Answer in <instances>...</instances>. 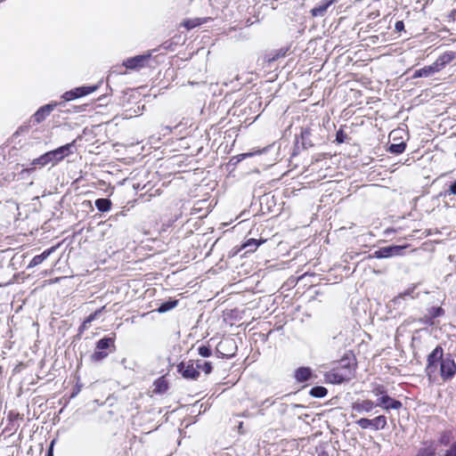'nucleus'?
<instances>
[{"label":"nucleus","instance_id":"f257e3e1","mask_svg":"<svg viewBox=\"0 0 456 456\" xmlns=\"http://www.w3.org/2000/svg\"><path fill=\"white\" fill-rule=\"evenodd\" d=\"M75 147V141L72 142L62 145L53 151H50L41 155L40 157L33 159L31 162L32 166L45 167L49 163H58L62 160L65 157L72 153V150Z\"/></svg>","mask_w":456,"mask_h":456},{"label":"nucleus","instance_id":"f03ea898","mask_svg":"<svg viewBox=\"0 0 456 456\" xmlns=\"http://www.w3.org/2000/svg\"><path fill=\"white\" fill-rule=\"evenodd\" d=\"M115 351V336L104 337L96 342L95 350L90 356L91 361L100 362Z\"/></svg>","mask_w":456,"mask_h":456},{"label":"nucleus","instance_id":"7ed1b4c3","mask_svg":"<svg viewBox=\"0 0 456 456\" xmlns=\"http://www.w3.org/2000/svg\"><path fill=\"white\" fill-rule=\"evenodd\" d=\"M442 359H444V349L441 346H437L428 355L427 359V366L425 372L428 379L431 381L436 372L437 363H441Z\"/></svg>","mask_w":456,"mask_h":456},{"label":"nucleus","instance_id":"20e7f679","mask_svg":"<svg viewBox=\"0 0 456 456\" xmlns=\"http://www.w3.org/2000/svg\"><path fill=\"white\" fill-rule=\"evenodd\" d=\"M200 365L196 364L194 360L183 361L177 365V372L185 379H197L200 376Z\"/></svg>","mask_w":456,"mask_h":456},{"label":"nucleus","instance_id":"39448f33","mask_svg":"<svg viewBox=\"0 0 456 456\" xmlns=\"http://www.w3.org/2000/svg\"><path fill=\"white\" fill-rule=\"evenodd\" d=\"M406 246L390 245L379 248L369 256V258H388L402 256Z\"/></svg>","mask_w":456,"mask_h":456},{"label":"nucleus","instance_id":"423d86ee","mask_svg":"<svg viewBox=\"0 0 456 456\" xmlns=\"http://www.w3.org/2000/svg\"><path fill=\"white\" fill-rule=\"evenodd\" d=\"M456 374V363L451 354H446L440 363V375L444 381L452 379Z\"/></svg>","mask_w":456,"mask_h":456},{"label":"nucleus","instance_id":"0eeeda50","mask_svg":"<svg viewBox=\"0 0 456 456\" xmlns=\"http://www.w3.org/2000/svg\"><path fill=\"white\" fill-rule=\"evenodd\" d=\"M237 351V345L234 339L225 338L218 343L216 346V352L221 357L227 359L232 358L235 355Z\"/></svg>","mask_w":456,"mask_h":456},{"label":"nucleus","instance_id":"6e6552de","mask_svg":"<svg viewBox=\"0 0 456 456\" xmlns=\"http://www.w3.org/2000/svg\"><path fill=\"white\" fill-rule=\"evenodd\" d=\"M151 58V53L136 55L129 58L124 61V66L126 69H135L145 66L148 60Z\"/></svg>","mask_w":456,"mask_h":456},{"label":"nucleus","instance_id":"1a4fd4ad","mask_svg":"<svg viewBox=\"0 0 456 456\" xmlns=\"http://www.w3.org/2000/svg\"><path fill=\"white\" fill-rule=\"evenodd\" d=\"M376 405L382 407L386 411L399 410L403 406L399 400L393 399L387 395L380 396L378 399Z\"/></svg>","mask_w":456,"mask_h":456},{"label":"nucleus","instance_id":"9d476101","mask_svg":"<svg viewBox=\"0 0 456 456\" xmlns=\"http://www.w3.org/2000/svg\"><path fill=\"white\" fill-rule=\"evenodd\" d=\"M56 106V102H52L40 107L32 116L34 122L39 124L44 121L46 117L49 116L50 113L55 109Z\"/></svg>","mask_w":456,"mask_h":456},{"label":"nucleus","instance_id":"9b49d317","mask_svg":"<svg viewBox=\"0 0 456 456\" xmlns=\"http://www.w3.org/2000/svg\"><path fill=\"white\" fill-rule=\"evenodd\" d=\"M377 405L371 400L355 402L352 404V410L357 413L371 411Z\"/></svg>","mask_w":456,"mask_h":456},{"label":"nucleus","instance_id":"f8f14e48","mask_svg":"<svg viewBox=\"0 0 456 456\" xmlns=\"http://www.w3.org/2000/svg\"><path fill=\"white\" fill-rule=\"evenodd\" d=\"M455 58V53L453 52H446L440 55L436 61H434V65L437 69L438 72L442 70L448 63H450Z\"/></svg>","mask_w":456,"mask_h":456},{"label":"nucleus","instance_id":"ddd939ff","mask_svg":"<svg viewBox=\"0 0 456 456\" xmlns=\"http://www.w3.org/2000/svg\"><path fill=\"white\" fill-rule=\"evenodd\" d=\"M211 20L212 19L210 17L186 19L182 22V26L184 27L187 30H191L194 28H197L202 24L207 23Z\"/></svg>","mask_w":456,"mask_h":456},{"label":"nucleus","instance_id":"4468645a","mask_svg":"<svg viewBox=\"0 0 456 456\" xmlns=\"http://www.w3.org/2000/svg\"><path fill=\"white\" fill-rule=\"evenodd\" d=\"M56 247H52L45 249L42 254L35 256L29 262L28 268H33L42 264L53 252H54Z\"/></svg>","mask_w":456,"mask_h":456},{"label":"nucleus","instance_id":"2eb2a0df","mask_svg":"<svg viewBox=\"0 0 456 456\" xmlns=\"http://www.w3.org/2000/svg\"><path fill=\"white\" fill-rule=\"evenodd\" d=\"M312 371L310 368L300 367L295 371V378L299 382H305L310 379Z\"/></svg>","mask_w":456,"mask_h":456},{"label":"nucleus","instance_id":"dca6fc26","mask_svg":"<svg viewBox=\"0 0 456 456\" xmlns=\"http://www.w3.org/2000/svg\"><path fill=\"white\" fill-rule=\"evenodd\" d=\"M337 366H338L340 368L351 369L352 373L354 374V370H355L354 357L353 355H346L338 362V364Z\"/></svg>","mask_w":456,"mask_h":456},{"label":"nucleus","instance_id":"f3484780","mask_svg":"<svg viewBox=\"0 0 456 456\" xmlns=\"http://www.w3.org/2000/svg\"><path fill=\"white\" fill-rule=\"evenodd\" d=\"M94 205L100 212L104 213L110 210L112 202L110 199L100 198L95 200Z\"/></svg>","mask_w":456,"mask_h":456},{"label":"nucleus","instance_id":"a211bd4d","mask_svg":"<svg viewBox=\"0 0 456 456\" xmlns=\"http://www.w3.org/2000/svg\"><path fill=\"white\" fill-rule=\"evenodd\" d=\"M325 378L326 380L331 384H341L346 382L343 380V375L338 374L334 368L325 374Z\"/></svg>","mask_w":456,"mask_h":456},{"label":"nucleus","instance_id":"6ab92c4d","mask_svg":"<svg viewBox=\"0 0 456 456\" xmlns=\"http://www.w3.org/2000/svg\"><path fill=\"white\" fill-rule=\"evenodd\" d=\"M371 422H372V429L375 431L382 430L387 425V418L384 415H379V416L372 419Z\"/></svg>","mask_w":456,"mask_h":456},{"label":"nucleus","instance_id":"aec40b11","mask_svg":"<svg viewBox=\"0 0 456 456\" xmlns=\"http://www.w3.org/2000/svg\"><path fill=\"white\" fill-rule=\"evenodd\" d=\"M310 136H311V130L309 128H305V129L302 130L301 141H302V146L304 149H308V148L314 146V143L311 141Z\"/></svg>","mask_w":456,"mask_h":456},{"label":"nucleus","instance_id":"412c9836","mask_svg":"<svg viewBox=\"0 0 456 456\" xmlns=\"http://www.w3.org/2000/svg\"><path fill=\"white\" fill-rule=\"evenodd\" d=\"M406 143L404 142H401L398 143H391L388 146V151L393 154H401L405 151Z\"/></svg>","mask_w":456,"mask_h":456},{"label":"nucleus","instance_id":"4be33fe9","mask_svg":"<svg viewBox=\"0 0 456 456\" xmlns=\"http://www.w3.org/2000/svg\"><path fill=\"white\" fill-rule=\"evenodd\" d=\"M178 304L177 300H168L166 302H163L160 304V305L158 307L159 313H166L174 307H175Z\"/></svg>","mask_w":456,"mask_h":456},{"label":"nucleus","instance_id":"5701e85b","mask_svg":"<svg viewBox=\"0 0 456 456\" xmlns=\"http://www.w3.org/2000/svg\"><path fill=\"white\" fill-rule=\"evenodd\" d=\"M436 447L430 444L423 448H420L416 456H435Z\"/></svg>","mask_w":456,"mask_h":456},{"label":"nucleus","instance_id":"b1692460","mask_svg":"<svg viewBox=\"0 0 456 456\" xmlns=\"http://www.w3.org/2000/svg\"><path fill=\"white\" fill-rule=\"evenodd\" d=\"M328 393V390L324 387L316 386L310 390V395L315 398H322Z\"/></svg>","mask_w":456,"mask_h":456},{"label":"nucleus","instance_id":"393cba45","mask_svg":"<svg viewBox=\"0 0 456 456\" xmlns=\"http://www.w3.org/2000/svg\"><path fill=\"white\" fill-rule=\"evenodd\" d=\"M76 89L80 98L95 92L98 89V86H80Z\"/></svg>","mask_w":456,"mask_h":456},{"label":"nucleus","instance_id":"a878e982","mask_svg":"<svg viewBox=\"0 0 456 456\" xmlns=\"http://www.w3.org/2000/svg\"><path fill=\"white\" fill-rule=\"evenodd\" d=\"M334 369L338 372V374L343 375V380L346 382L349 381L354 376V374L352 373L351 369L340 368L338 366H336Z\"/></svg>","mask_w":456,"mask_h":456},{"label":"nucleus","instance_id":"bb28decb","mask_svg":"<svg viewBox=\"0 0 456 456\" xmlns=\"http://www.w3.org/2000/svg\"><path fill=\"white\" fill-rule=\"evenodd\" d=\"M415 287L410 288L403 291V293L399 294L397 297L394 298L395 304H400L401 300L405 299L406 297L413 298V296L411 295Z\"/></svg>","mask_w":456,"mask_h":456},{"label":"nucleus","instance_id":"cd10ccee","mask_svg":"<svg viewBox=\"0 0 456 456\" xmlns=\"http://www.w3.org/2000/svg\"><path fill=\"white\" fill-rule=\"evenodd\" d=\"M420 70L423 77H428L434 75L435 73L438 72L434 63L428 66H425L424 68L420 69Z\"/></svg>","mask_w":456,"mask_h":456},{"label":"nucleus","instance_id":"c85d7f7f","mask_svg":"<svg viewBox=\"0 0 456 456\" xmlns=\"http://www.w3.org/2000/svg\"><path fill=\"white\" fill-rule=\"evenodd\" d=\"M331 3H328L326 4H323V5H321V6H318V7H314V9H312V14L313 16H322L325 12L327 11L329 5Z\"/></svg>","mask_w":456,"mask_h":456},{"label":"nucleus","instance_id":"c756f323","mask_svg":"<svg viewBox=\"0 0 456 456\" xmlns=\"http://www.w3.org/2000/svg\"><path fill=\"white\" fill-rule=\"evenodd\" d=\"M105 309V305L101 307L100 309H97L94 313L89 314L85 320L84 322H86V324H88L90 325L91 322L93 321H94L95 319H97L100 314L102 313V311Z\"/></svg>","mask_w":456,"mask_h":456},{"label":"nucleus","instance_id":"7c9ffc66","mask_svg":"<svg viewBox=\"0 0 456 456\" xmlns=\"http://www.w3.org/2000/svg\"><path fill=\"white\" fill-rule=\"evenodd\" d=\"M261 244L260 240H256L255 239H249L243 245V248H248V251H254L256 248Z\"/></svg>","mask_w":456,"mask_h":456},{"label":"nucleus","instance_id":"2f4dec72","mask_svg":"<svg viewBox=\"0 0 456 456\" xmlns=\"http://www.w3.org/2000/svg\"><path fill=\"white\" fill-rule=\"evenodd\" d=\"M428 314H429L430 318L441 317L444 314V310L441 306L431 307L428 310Z\"/></svg>","mask_w":456,"mask_h":456},{"label":"nucleus","instance_id":"473e14b6","mask_svg":"<svg viewBox=\"0 0 456 456\" xmlns=\"http://www.w3.org/2000/svg\"><path fill=\"white\" fill-rule=\"evenodd\" d=\"M61 97L64 101L69 102L79 98V94H77V89L75 88L64 93Z\"/></svg>","mask_w":456,"mask_h":456},{"label":"nucleus","instance_id":"72a5a7b5","mask_svg":"<svg viewBox=\"0 0 456 456\" xmlns=\"http://www.w3.org/2000/svg\"><path fill=\"white\" fill-rule=\"evenodd\" d=\"M199 363L200 365L201 370H203L206 374H209L212 371V363L210 362H203L200 360H196V364Z\"/></svg>","mask_w":456,"mask_h":456},{"label":"nucleus","instance_id":"f704fd0d","mask_svg":"<svg viewBox=\"0 0 456 456\" xmlns=\"http://www.w3.org/2000/svg\"><path fill=\"white\" fill-rule=\"evenodd\" d=\"M361 428L367 429L371 428L372 429V422L371 419L362 418L355 422Z\"/></svg>","mask_w":456,"mask_h":456},{"label":"nucleus","instance_id":"c9c22d12","mask_svg":"<svg viewBox=\"0 0 456 456\" xmlns=\"http://www.w3.org/2000/svg\"><path fill=\"white\" fill-rule=\"evenodd\" d=\"M198 353L202 357H209L212 354V350L209 346H200L198 348Z\"/></svg>","mask_w":456,"mask_h":456},{"label":"nucleus","instance_id":"e433bc0d","mask_svg":"<svg viewBox=\"0 0 456 456\" xmlns=\"http://www.w3.org/2000/svg\"><path fill=\"white\" fill-rule=\"evenodd\" d=\"M156 388L155 390L159 393H163L167 389V385L165 383V381L161 379H158L155 382Z\"/></svg>","mask_w":456,"mask_h":456},{"label":"nucleus","instance_id":"4c0bfd02","mask_svg":"<svg viewBox=\"0 0 456 456\" xmlns=\"http://www.w3.org/2000/svg\"><path fill=\"white\" fill-rule=\"evenodd\" d=\"M449 195H455L456 196V180L452 182L448 189L444 192V196L447 197Z\"/></svg>","mask_w":456,"mask_h":456},{"label":"nucleus","instance_id":"58836bf2","mask_svg":"<svg viewBox=\"0 0 456 456\" xmlns=\"http://www.w3.org/2000/svg\"><path fill=\"white\" fill-rule=\"evenodd\" d=\"M347 138V134L342 130V129H339L337 134H336V141L338 142V143H342L346 141V139Z\"/></svg>","mask_w":456,"mask_h":456},{"label":"nucleus","instance_id":"ea45409f","mask_svg":"<svg viewBox=\"0 0 456 456\" xmlns=\"http://www.w3.org/2000/svg\"><path fill=\"white\" fill-rule=\"evenodd\" d=\"M373 394L375 395H387V390L385 388L384 386H377L373 390H372Z\"/></svg>","mask_w":456,"mask_h":456},{"label":"nucleus","instance_id":"a19ab883","mask_svg":"<svg viewBox=\"0 0 456 456\" xmlns=\"http://www.w3.org/2000/svg\"><path fill=\"white\" fill-rule=\"evenodd\" d=\"M395 29L397 31V32H401L404 29V23L403 20H398L395 22Z\"/></svg>","mask_w":456,"mask_h":456},{"label":"nucleus","instance_id":"79ce46f5","mask_svg":"<svg viewBox=\"0 0 456 456\" xmlns=\"http://www.w3.org/2000/svg\"><path fill=\"white\" fill-rule=\"evenodd\" d=\"M82 385L77 384L76 387L73 389V392L71 394V397H75L78 393L81 391Z\"/></svg>","mask_w":456,"mask_h":456},{"label":"nucleus","instance_id":"37998d69","mask_svg":"<svg viewBox=\"0 0 456 456\" xmlns=\"http://www.w3.org/2000/svg\"><path fill=\"white\" fill-rule=\"evenodd\" d=\"M54 440H53L50 444V446L47 450L46 456H53V445H54Z\"/></svg>","mask_w":456,"mask_h":456},{"label":"nucleus","instance_id":"c03bdc74","mask_svg":"<svg viewBox=\"0 0 456 456\" xmlns=\"http://www.w3.org/2000/svg\"><path fill=\"white\" fill-rule=\"evenodd\" d=\"M274 403V401H273L271 398H267L265 399V401H263L261 403V406H268V405H273Z\"/></svg>","mask_w":456,"mask_h":456},{"label":"nucleus","instance_id":"a18cd8bd","mask_svg":"<svg viewBox=\"0 0 456 456\" xmlns=\"http://www.w3.org/2000/svg\"><path fill=\"white\" fill-rule=\"evenodd\" d=\"M88 327H89V325L86 324V322H83L82 324L80 325L79 329H78L79 333L80 334L83 333L86 330L88 329Z\"/></svg>","mask_w":456,"mask_h":456},{"label":"nucleus","instance_id":"49530a36","mask_svg":"<svg viewBox=\"0 0 456 456\" xmlns=\"http://www.w3.org/2000/svg\"><path fill=\"white\" fill-rule=\"evenodd\" d=\"M419 77H422V74H421V70H420V69H419L415 70V72H414V73H413V75H412V78H419Z\"/></svg>","mask_w":456,"mask_h":456},{"label":"nucleus","instance_id":"de8ad7c7","mask_svg":"<svg viewBox=\"0 0 456 456\" xmlns=\"http://www.w3.org/2000/svg\"><path fill=\"white\" fill-rule=\"evenodd\" d=\"M449 451L454 455L456 456V442L451 446V448L449 449Z\"/></svg>","mask_w":456,"mask_h":456},{"label":"nucleus","instance_id":"09e8293b","mask_svg":"<svg viewBox=\"0 0 456 456\" xmlns=\"http://www.w3.org/2000/svg\"><path fill=\"white\" fill-rule=\"evenodd\" d=\"M318 456H329V453L326 451L322 450L318 452Z\"/></svg>","mask_w":456,"mask_h":456},{"label":"nucleus","instance_id":"8fccbe9b","mask_svg":"<svg viewBox=\"0 0 456 456\" xmlns=\"http://www.w3.org/2000/svg\"><path fill=\"white\" fill-rule=\"evenodd\" d=\"M253 155H254V153H252V152H248V153L241 154V155H240V157H241V159H245V158H247V157H251V156H253Z\"/></svg>","mask_w":456,"mask_h":456},{"label":"nucleus","instance_id":"3c124183","mask_svg":"<svg viewBox=\"0 0 456 456\" xmlns=\"http://www.w3.org/2000/svg\"><path fill=\"white\" fill-rule=\"evenodd\" d=\"M444 456H454V455L449 450H447Z\"/></svg>","mask_w":456,"mask_h":456},{"label":"nucleus","instance_id":"603ef678","mask_svg":"<svg viewBox=\"0 0 456 456\" xmlns=\"http://www.w3.org/2000/svg\"><path fill=\"white\" fill-rule=\"evenodd\" d=\"M258 414H259V415H261V416L265 415V411H264V410H263V409H260V410L258 411Z\"/></svg>","mask_w":456,"mask_h":456},{"label":"nucleus","instance_id":"864d4df0","mask_svg":"<svg viewBox=\"0 0 456 456\" xmlns=\"http://www.w3.org/2000/svg\"><path fill=\"white\" fill-rule=\"evenodd\" d=\"M242 425H243V423H242V422H240V423L239 424V428H240H240H242Z\"/></svg>","mask_w":456,"mask_h":456},{"label":"nucleus","instance_id":"5fc2aeb1","mask_svg":"<svg viewBox=\"0 0 456 456\" xmlns=\"http://www.w3.org/2000/svg\"><path fill=\"white\" fill-rule=\"evenodd\" d=\"M453 12H456V10H455V11H453Z\"/></svg>","mask_w":456,"mask_h":456}]
</instances>
